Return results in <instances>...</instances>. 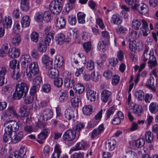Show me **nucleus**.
Returning a JSON list of instances; mask_svg holds the SVG:
<instances>
[{
	"label": "nucleus",
	"mask_w": 158,
	"mask_h": 158,
	"mask_svg": "<svg viewBox=\"0 0 158 158\" xmlns=\"http://www.w3.org/2000/svg\"><path fill=\"white\" fill-rule=\"evenodd\" d=\"M29 90L27 84L25 83L17 84L15 86V91L13 95L14 99L20 100L23 97L25 96Z\"/></svg>",
	"instance_id": "f257e3e1"
},
{
	"label": "nucleus",
	"mask_w": 158,
	"mask_h": 158,
	"mask_svg": "<svg viewBox=\"0 0 158 158\" xmlns=\"http://www.w3.org/2000/svg\"><path fill=\"white\" fill-rule=\"evenodd\" d=\"M26 68L27 76L29 81H31L34 77L38 74L39 73V69L38 63L37 62H33L31 63Z\"/></svg>",
	"instance_id": "f03ea898"
},
{
	"label": "nucleus",
	"mask_w": 158,
	"mask_h": 158,
	"mask_svg": "<svg viewBox=\"0 0 158 158\" xmlns=\"http://www.w3.org/2000/svg\"><path fill=\"white\" fill-rule=\"evenodd\" d=\"M20 123V121L18 122L13 120L6 121L4 124V126L5 127L4 131L11 133L12 132H15L19 130Z\"/></svg>",
	"instance_id": "7ed1b4c3"
},
{
	"label": "nucleus",
	"mask_w": 158,
	"mask_h": 158,
	"mask_svg": "<svg viewBox=\"0 0 158 158\" xmlns=\"http://www.w3.org/2000/svg\"><path fill=\"white\" fill-rule=\"evenodd\" d=\"M63 0H54L49 4V9L55 14H58L62 10Z\"/></svg>",
	"instance_id": "20e7f679"
},
{
	"label": "nucleus",
	"mask_w": 158,
	"mask_h": 158,
	"mask_svg": "<svg viewBox=\"0 0 158 158\" xmlns=\"http://www.w3.org/2000/svg\"><path fill=\"white\" fill-rule=\"evenodd\" d=\"M76 132L73 130L69 129L66 131L63 135L64 140L70 141L73 140L75 138Z\"/></svg>",
	"instance_id": "39448f33"
},
{
	"label": "nucleus",
	"mask_w": 158,
	"mask_h": 158,
	"mask_svg": "<svg viewBox=\"0 0 158 158\" xmlns=\"http://www.w3.org/2000/svg\"><path fill=\"white\" fill-rule=\"evenodd\" d=\"M49 27H47L45 30L46 36L44 39V44L48 45L52 44L53 39V34L50 32Z\"/></svg>",
	"instance_id": "423d86ee"
},
{
	"label": "nucleus",
	"mask_w": 158,
	"mask_h": 158,
	"mask_svg": "<svg viewBox=\"0 0 158 158\" xmlns=\"http://www.w3.org/2000/svg\"><path fill=\"white\" fill-rule=\"evenodd\" d=\"M149 55V68L152 69V68L156 67L158 64L153 50L150 51Z\"/></svg>",
	"instance_id": "0eeeda50"
},
{
	"label": "nucleus",
	"mask_w": 158,
	"mask_h": 158,
	"mask_svg": "<svg viewBox=\"0 0 158 158\" xmlns=\"http://www.w3.org/2000/svg\"><path fill=\"white\" fill-rule=\"evenodd\" d=\"M77 58L79 59L81 58V57L80 54H78L77 55ZM82 59L81 60V61L83 63V64L81 65L80 66L78 67H77V71L75 73V75L77 77H78L81 74L83 73L84 71L83 67L86 63V57L85 56H82Z\"/></svg>",
	"instance_id": "6e6552de"
},
{
	"label": "nucleus",
	"mask_w": 158,
	"mask_h": 158,
	"mask_svg": "<svg viewBox=\"0 0 158 158\" xmlns=\"http://www.w3.org/2000/svg\"><path fill=\"white\" fill-rule=\"evenodd\" d=\"M31 60L29 55H22L20 58L22 67L24 69L26 68L31 63Z\"/></svg>",
	"instance_id": "1a4fd4ad"
},
{
	"label": "nucleus",
	"mask_w": 158,
	"mask_h": 158,
	"mask_svg": "<svg viewBox=\"0 0 158 158\" xmlns=\"http://www.w3.org/2000/svg\"><path fill=\"white\" fill-rule=\"evenodd\" d=\"M68 90L64 89L60 90L58 93L59 102L61 103H64L66 102L68 98Z\"/></svg>",
	"instance_id": "9d476101"
},
{
	"label": "nucleus",
	"mask_w": 158,
	"mask_h": 158,
	"mask_svg": "<svg viewBox=\"0 0 158 158\" xmlns=\"http://www.w3.org/2000/svg\"><path fill=\"white\" fill-rule=\"evenodd\" d=\"M156 69H154L151 72L150 74V78L149 80V89H151L153 92H155L156 90L154 83V79L153 78V76H156Z\"/></svg>",
	"instance_id": "9b49d317"
},
{
	"label": "nucleus",
	"mask_w": 158,
	"mask_h": 158,
	"mask_svg": "<svg viewBox=\"0 0 158 158\" xmlns=\"http://www.w3.org/2000/svg\"><path fill=\"white\" fill-rule=\"evenodd\" d=\"M41 60L44 66L46 69L50 68L53 65L52 60L47 55H44L42 57Z\"/></svg>",
	"instance_id": "f8f14e48"
},
{
	"label": "nucleus",
	"mask_w": 158,
	"mask_h": 158,
	"mask_svg": "<svg viewBox=\"0 0 158 158\" xmlns=\"http://www.w3.org/2000/svg\"><path fill=\"white\" fill-rule=\"evenodd\" d=\"M75 81L73 79H71L70 75H67L65 76L64 80V85L67 88H71L75 86Z\"/></svg>",
	"instance_id": "ddd939ff"
},
{
	"label": "nucleus",
	"mask_w": 158,
	"mask_h": 158,
	"mask_svg": "<svg viewBox=\"0 0 158 158\" xmlns=\"http://www.w3.org/2000/svg\"><path fill=\"white\" fill-rule=\"evenodd\" d=\"M142 5L140 6V4L137 3H135L133 6V8L138 10L139 12L142 14H145L148 11V8L147 5L142 3Z\"/></svg>",
	"instance_id": "4468645a"
},
{
	"label": "nucleus",
	"mask_w": 158,
	"mask_h": 158,
	"mask_svg": "<svg viewBox=\"0 0 158 158\" xmlns=\"http://www.w3.org/2000/svg\"><path fill=\"white\" fill-rule=\"evenodd\" d=\"M104 130V125L101 124L97 128L94 129L92 131L91 135V138L94 139L98 137L99 135L103 132Z\"/></svg>",
	"instance_id": "2eb2a0df"
},
{
	"label": "nucleus",
	"mask_w": 158,
	"mask_h": 158,
	"mask_svg": "<svg viewBox=\"0 0 158 158\" xmlns=\"http://www.w3.org/2000/svg\"><path fill=\"white\" fill-rule=\"evenodd\" d=\"M8 54L9 56L11 58H17L20 55V51L16 47L10 48L8 49Z\"/></svg>",
	"instance_id": "dca6fc26"
},
{
	"label": "nucleus",
	"mask_w": 158,
	"mask_h": 158,
	"mask_svg": "<svg viewBox=\"0 0 158 158\" xmlns=\"http://www.w3.org/2000/svg\"><path fill=\"white\" fill-rule=\"evenodd\" d=\"M64 116L67 120H71L73 122L74 121L75 114L74 111L73 110L70 109H66L64 112Z\"/></svg>",
	"instance_id": "f3484780"
},
{
	"label": "nucleus",
	"mask_w": 158,
	"mask_h": 158,
	"mask_svg": "<svg viewBox=\"0 0 158 158\" xmlns=\"http://www.w3.org/2000/svg\"><path fill=\"white\" fill-rule=\"evenodd\" d=\"M111 92L107 90L104 89L102 90L101 93V99L105 103L107 102L111 96Z\"/></svg>",
	"instance_id": "a211bd4d"
},
{
	"label": "nucleus",
	"mask_w": 158,
	"mask_h": 158,
	"mask_svg": "<svg viewBox=\"0 0 158 158\" xmlns=\"http://www.w3.org/2000/svg\"><path fill=\"white\" fill-rule=\"evenodd\" d=\"M86 95L87 99L92 102L95 101L97 94L96 91L91 89H88L86 93Z\"/></svg>",
	"instance_id": "6ab92c4d"
},
{
	"label": "nucleus",
	"mask_w": 158,
	"mask_h": 158,
	"mask_svg": "<svg viewBox=\"0 0 158 158\" xmlns=\"http://www.w3.org/2000/svg\"><path fill=\"white\" fill-rule=\"evenodd\" d=\"M53 112L51 109L45 110L43 111L42 116V119L46 121L48 120L53 117Z\"/></svg>",
	"instance_id": "aec40b11"
},
{
	"label": "nucleus",
	"mask_w": 158,
	"mask_h": 158,
	"mask_svg": "<svg viewBox=\"0 0 158 158\" xmlns=\"http://www.w3.org/2000/svg\"><path fill=\"white\" fill-rule=\"evenodd\" d=\"M65 20L64 18L60 17L56 19V26L58 29H61L64 28L65 25Z\"/></svg>",
	"instance_id": "412c9836"
},
{
	"label": "nucleus",
	"mask_w": 158,
	"mask_h": 158,
	"mask_svg": "<svg viewBox=\"0 0 158 158\" xmlns=\"http://www.w3.org/2000/svg\"><path fill=\"white\" fill-rule=\"evenodd\" d=\"M62 153L60 146L59 144H56L54 148V151L51 156V158H59Z\"/></svg>",
	"instance_id": "4be33fe9"
},
{
	"label": "nucleus",
	"mask_w": 158,
	"mask_h": 158,
	"mask_svg": "<svg viewBox=\"0 0 158 158\" xmlns=\"http://www.w3.org/2000/svg\"><path fill=\"white\" fill-rule=\"evenodd\" d=\"M116 144V141L114 139L109 140L106 143V149L108 151H113L114 149Z\"/></svg>",
	"instance_id": "5701e85b"
},
{
	"label": "nucleus",
	"mask_w": 158,
	"mask_h": 158,
	"mask_svg": "<svg viewBox=\"0 0 158 158\" xmlns=\"http://www.w3.org/2000/svg\"><path fill=\"white\" fill-rule=\"evenodd\" d=\"M110 22L113 24L119 25L122 23V20L121 17L118 15L115 14L112 15Z\"/></svg>",
	"instance_id": "b1692460"
},
{
	"label": "nucleus",
	"mask_w": 158,
	"mask_h": 158,
	"mask_svg": "<svg viewBox=\"0 0 158 158\" xmlns=\"http://www.w3.org/2000/svg\"><path fill=\"white\" fill-rule=\"evenodd\" d=\"M31 20L30 17L28 15L23 16L21 21V27H27L30 24Z\"/></svg>",
	"instance_id": "393cba45"
},
{
	"label": "nucleus",
	"mask_w": 158,
	"mask_h": 158,
	"mask_svg": "<svg viewBox=\"0 0 158 158\" xmlns=\"http://www.w3.org/2000/svg\"><path fill=\"white\" fill-rule=\"evenodd\" d=\"M132 109L134 114L138 116H140L142 114L143 110L142 106L139 104H135Z\"/></svg>",
	"instance_id": "a878e982"
},
{
	"label": "nucleus",
	"mask_w": 158,
	"mask_h": 158,
	"mask_svg": "<svg viewBox=\"0 0 158 158\" xmlns=\"http://www.w3.org/2000/svg\"><path fill=\"white\" fill-rule=\"evenodd\" d=\"M48 70V75L51 78L54 79L58 76V71L56 68H53V65L50 68H47Z\"/></svg>",
	"instance_id": "bb28decb"
},
{
	"label": "nucleus",
	"mask_w": 158,
	"mask_h": 158,
	"mask_svg": "<svg viewBox=\"0 0 158 158\" xmlns=\"http://www.w3.org/2000/svg\"><path fill=\"white\" fill-rule=\"evenodd\" d=\"M55 64L56 65L57 67L59 68L61 67L64 63V58L63 56L60 55H57L55 57Z\"/></svg>",
	"instance_id": "cd10ccee"
},
{
	"label": "nucleus",
	"mask_w": 158,
	"mask_h": 158,
	"mask_svg": "<svg viewBox=\"0 0 158 158\" xmlns=\"http://www.w3.org/2000/svg\"><path fill=\"white\" fill-rule=\"evenodd\" d=\"M55 40L57 44L61 45L65 41V36L62 33L58 34L55 36Z\"/></svg>",
	"instance_id": "c85d7f7f"
},
{
	"label": "nucleus",
	"mask_w": 158,
	"mask_h": 158,
	"mask_svg": "<svg viewBox=\"0 0 158 158\" xmlns=\"http://www.w3.org/2000/svg\"><path fill=\"white\" fill-rule=\"evenodd\" d=\"M75 93L77 94H81L85 90V87L83 84L78 83L73 88Z\"/></svg>",
	"instance_id": "c756f323"
},
{
	"label": "nucleus",
	"mask_w": 158,
	"mask_h": 158,
	"mask_svg": "<svg viewBox=\"0 0 158 158\" xmlns=\"http://www.w3.org/2000/svg\"><path fill=\"white\" fill-rule=\"evenodd\" d=\"M23 133L22 131H19L18 132L15 133L13 139V143H16L20 141L23 137Z\"/></svg>",
	"instance_id": "7c9ffc66"
},
{
	"label": "nucleus",
	"mask_w": 158,
	"mask_h": 158,
	"mask_svg": "<svg viewBox=\"0 0 158 158\" xmlns=\"http://www.w3.org/2000/svg\"><path fill=\"white\" fill-rule=\"evenodd\" d=\"M110 36L106 31L102 32V40L104 44H108L109 43Z\"/></svg>",
	"instance_id": "2f4dec72"
},
{
	"label": "nucleus",
	"mask_w": 158,
	"mask_h": 158,
	"mask_svg": "<svg viewBox=\"0 0 158 158\" xmlns=\"http://www.w3.org/2000/svg\"><path fill=\"white\" fill-rule=\"evenodd\" d=\"M3 25L4 28L7 29L11 27L12 23L11 17L9 16L5 17L3 22Z\"/></svg>",
	"instance_id": "473e14b6"
},
{
	"label": "nucleus",
	"mask_w": 158,
	"mask_h": 158,
	"mask_svg": "<svg viewBox=\"0 0 158 158\" xmlns=\"http://www.w3.org/2000/svg\"><path fill=\"white\" fill-rule=\"evenodd\" d=\"M12 133L5 131V133L3 136V140L5 142L10 143L13 142V138L11 137Z\"/></svg>",
	"instance_id": "72a5a7b5"
},
{
	"label": "nucleus",
	"mask_w": 158,
	"mask_h": 158,
	"mask_svg": "<svg viewBox=\"0 0 158 158\" xmlns=\"http://www.w3.org/2000/svg\"><path fill=\"white\" fill-rule=\"evenodd\" d=\"M85 14L83 12H79L77 13V20L79 23L83 24L85 23Z\"/></svg>",
	"instance_id": "f704fd0d"
},
{
	"label": "nucleus",
	"mask_w": 158,
	"mask_h": 158,
	"mask_svg": "<svg viewBox=\"0 0 158 158\" xmlns=\"http://www.w3.org/2000/svg\"><path fill=\"white\" fill-rule=\"evenodd\" d=\"M33 81V85L40 87L41 84L42 83V80L40 75H38L34 77Z\"/></svg>",
	"instance_id": "c9c22d12"
},
{
	"label": "nucleus",
	"mask_w": 158,
	"mask_h": 158,
	"mask_svg": "<svg viewBox=\"0 0 158 158\" xmlns=\"http://www.w3.org/2000/svg\"><path fill=\"white\" fill-rule=\"evenodd\" d=\"M9 66L10 68L13 70H15L16 67L17 69H18L19 68V62L16 60H13L10 61Z\"/></svg>",
	"instance_id": "e433bc0d"
},
{
	"label": "nucleus",
	"mask_w": 158,
	"mask_h": 158,
	"mask_svg": "<svg viewBox=\"0 0 158 158\" xmlns=\"http://www.w3.org/2000/svg\"><path fill=\"white\" fill-rule=\"evenodd\" d=\"M142 27L141 28L143 32V34L144 36H147L148 35L147 31H148V28L147 26H148V23L147 21L144 19H143L142 21Z\"/></svg>",
	"instance_id": "4c0bfd02"
},
{
	"label": "nucleus",
	"mask_w": 158,
	"mask_h": 158,
	"mask_svg": "<svg viewBox=\"0 0 158 158\" xmlns=\"http://www.w3.org/2000/svg\"><path fill=\"white\" fill-rule=\"evenodd\" d=\"M85 127V125L83 123L78 122L75 125L73 130L75 131L76 133L77 132L79 133L82 129L84 128Z\"/></svg>",
	"instance_id": "58836bf2"
},
{
	"label": "nucleus",
	"mask_w": 158,
	"mask_h": 158,
	"mask_svg": "<svg viewBox=\"0 0 158 158\" xmlns=\"http://www.w3.org/2000/svg\"><path fill=\"white\" fill-rule=\"evenodd\" d=\"M153 139L154 136L153 134L151 131H149V148L150 150H154Z\"/></svg>",
	"instance_id": "ea45409f"
},
{
	"label": "nucleus",
	"mask_w": 158,
	"mask_h": 158,
	"mask_svg": "<svg viewBox=\"0 0 158 158\" xmlns=\"http://www.w3.org/2000/svg\"><path fill=\"white\" fill-rule=\"evenodd\" d=\"M93 109L91 106L89 105L84 106L82 108V111L84 114L88 115L90 114L92 112Z\"/></svg>",
	"instance_id": "a19ab883"
},
{
	"label": "nucleus",
	"mask_w": 158,
	"mask_h": 158,
	"mask_svg": "<svg viewBox=\"0 0 158 158\" xmlns=\"http://www.w3.org/2000/svg\"><path fill=\"white\" fill-rule=\"evenodd\" d=\"M141 24V22L137 19H134L132 22L131 27L135 30H138Z\"/></svg>",
	"instance_id": "79ce46f5"
},
{
	"label": "nucleus",
	"mask_w": 158,
	"mask_h": 158,
	"mask_svg": "<svg viewBox=\"0 0 158 158\" xmlns=\"http://www.w3.org/2000/svg\"><path fill=\"white\" fill-rule=\"evenodd\" d=\"M150 111L152 113L158 112V105L156 103L152 102L151 103L149 107Z\"/></svg>",
	"instance_id": "37998d69"
},
{
	"label": "nucleus",
	"mask_w": 158,
	"mask_h": 158,
	"mask_svg": "<svg viewBox=\"0 0 158 158\" xmlns=\"http://www.w3.org/2000/svg\"><path fill=\"white\" fill-rule=\"evenodd\" d=\"M13 31L16 34H18L22 31L21 27L19 22L14 23L13 27Z\"/></svg>",
	"instance_id": "c03bdc74"
},
{
	"label": "nucleus",
	"mask_w": 158,
	"mask_h": 158,
	"mask_svg": "<svg viewBox=\"0 0 158 158\" xmlns=\"http://www.w3.org/2000/svg\"><path fill=\"white\" fill-rule=\"evenodd\" d=\"M103 111H105V109H103V110L101 109L95 116H94V118H95L94 122H95V123H94V125H96V124H98V123L100 121V119L102 117V112H103Z\"/></svg>",
	"instance_id": "a18cd8bd"
},
{
	"label": "nucleus",
	"mask_w": 158,
	"mask_h": 158,
	"mask_svg": "<svg viewBox=\"0 0 158 158\" xmlns=\"http://www.w3.org/2000/svg\"><path fill=\"white\" fill-rule=\"evenodd\" d=\"M85 148L84 145L80 143H77L71 149L70 151H75L79 150H81L84 149ZM69 154H71L70 151L69 152Z\"/></svg>",
	"instance_id": "49530a36"
},
{
	"label": "nucleus",
	"mask_w": 158,
	"mask_h": 158,
	"mask_svg": "<svg viewBox=\"0 0 158 158\" xmlns=\"http://www.w3.org/2000/svg\"><path fill=\"white\" fill-rule=\"evenodd\" d=\"M37 48L38 51L42 53L45 52L47 50L46 45L43 42L40 43L37 45Z\"/></svg>",
	"instance_id": "de8ad7c7"
},
{
	"label": "nucleus",
	"mask_w": 158,
	"mask_h": 158,
	"mask_svg": "<svg viewBox=\"0 0 158 158\" xmlns=\"http://www.w3.org/2000/svg\"><path fill=\"white\" fill-rule=\"evenodd\" d=\"M42 12H37L35 13L34 16L35 20L38 23L42 22L44 20Z\"/></svg>",
	"instance_id": "09e8293b"
},
{
	"label": "nucleus",
	"mask_w": 158,
	"mask_h": 158,
	"mask_svg": "<svg viewBox=\"0 0 158 158\" xmlns=\"http://www.w3.org/2000/svg\"><path fill=\"white\" fill-rule=\"evenodd\" d=\"M39 34L36 31H33L30 35L31 40V41L37 43L39 40Z\"/></svg>",
	"instance_id": "8fccbe9b"
},
{
	"label": "nucleus",
	"mask_w": 158,
	"mask_h": 158,
	"mask_svg": "<svg viewBox=\"0 0 158 158\" xmlns=\"http://www.w3.org/2000/svg\"><path fill=\"white\" fill-rule=\"evenodd\" d=\"M145 141L143 139L140 138L134 141L133 143L136 147L140 148L142 147L144 144Z\"/></svg>",
	"instance_id": "3c124183"
},
{
	"label": "nucleus",
	"mask_w": 158,
	"mask_h": 158,
	"mask_svg": "<svg viewBox=\"0 0 158 158\" xmlns=\"http://www.w3.org/2000/svg\"><path fill=\"white\" fill-rule=\"evenodd\" d=\"M49 134V132L47 130L44 129L38 135V138L41 140H44L47 137Z\"/></svg>",
	"instance_id": "603ef678"
},
{
	"label": "nucleus",
	"mask_w": 158,
	"mask_h": 158,
	"mask_svg": "<svg viewBox=\"0 0 158 158\" xmlns=\"http://www.w3.org/2000/svg\"><path fill=\"white\" fill-rule=\"evenodd\" d=\"M53 83L54 85L57 88L61 87L63 85V80L62 78H55Z\"/></svg>",
	"instance_id": "864d4df0"
},
{
	"label": "nucleus",
	"mask_w": 158,
	"mask_h": 158,
	"mask_svg": "<svg viewBox=\"0 0 158 158\" xmlns=\"http://www.w3.org/2000/svg\"><path fill=\"white\" fill-rule=\"evenodd\" d=\"M12 88L9 86L7 85L2 88V93L5 95H7L11 92Z\"/></svg>",
	"instance_id": "5fc2aeb1"
},
{
	"label": "nucleus",
	"mask_w": 158,
	"mask_h": 158,
	"mask_svg": "<svg viewBox=\"0 0 158 158\" xmlns=\"http://www.w3.org/2000/svg\"><path fill=\"white\" fill-rule=\"evenodd\" d=\"M80 102V100L79 98L78 97L72 98L70 100L71 105L75 107L78 106L79 103Z\"/></svg>",
	"instance_id": "6e6d98bb"
},
{
	"label": "nucleus",
	"mask_w": 158,
	"mask_h": 158,
	"mask_svg": "<svg viewBox=\"0 0 158 158\" xmlns=\"http://www.w3.org/2000/svg\"><path fill=\"white\" fill-rule=\"evenodd\" d=\"M11 77L14 80H17L20 77L21 75L19 71L13 70L11 73Z\"/></svg>",
	"instance_id": "4d7b16f0"
},
{
	"label": "nucleus",
	"mask_w": 158,
	"mask_h": 158,
	"mask_svg": "<svg viewBox=\"0 0 158 158\" xmlns=\"http://www.w3.org/2000/svg\"><path fill=\"white\" fill-rule=\"evenodd\" d=\"M51 89V85L48 83L45 84L43 85L41 87V91L45 93H49Z\"/></svg>",
	"instance_id": "13d9d810"
},
{
	"label": "nucleus",
	"mask_w": 158,
	"mask_h": 158,
	"mask_svg": "<svg viewBox=\"0 0 158 158\" xmlns=\"http://www.w3.org/2000/svg\"><path fill=\"white\" fill-rule=\"evenodd\" d=\"M116 32L118 34H125L127 31V30L125 27L121 26L115 29Z\"/></svg>",
	"instance_id": "bf43d9fd"
},
{
	"label": "nucleus",
	"mask_w": 158,
	"mask_h": 158,
	"mask_svg": "<svg viewBox=\"0 0 158 158\" xmlns=\"http://www.w3.org/2000/svg\"><path fill=\"white\" fill-rule=\"evenodd\" d=\"M86 67L87 69L89 71H92L95 68L94 62L92 60H88L86 63Z\"/></svg>",
	"instance_id": "052dcab7"
},
{
	"label": "nucleus",
	"mask_w": 158,
	"mask_h": 158,
	"mask_svg": "<svg viewBox=\"0 0 158 158\" xmlns=\"http://www.w3.org/2000/svg\"><path fill=\"white\" fill-rule=\"evenodd\" d=\"M21 41L20 36L18 35L15 36L11 40L12 43L15 46H18Z\"/></svg>",
	"instance_id": "680f3d73"
},
{
	"label": "nucleus",
	"mask_w": 158,
	"mask_h": 158,
	"mask_svg": "<svg viewBox=\"0 0 158 158\" xmlns=\"http://www.w3.org/2000/svg\"><path fill=\"white\" fill-rule=\"evenodd\" d=\"M72 62V66L75 68V67L77 68V67H78L80 66L81 65L83 64L82 62L78 61V59H77V57H75L73 58Z\"/></svg>",
	"instance_id": "e2e57ef3"
},
{
	"label": "nucleus",
	"mask_w": 158,
	"mask_h": 158,
	"mask_svg": "<svg viewBox=\"0 0 158 158\" xmlns=\"http://www.w3.org/2000/svg\"><path fill=\"white\" fill-rule=\"evenodd\" d=\"M27 106L26 105H23L20 108L19 113L21 117H25L26 116V113L27 112Z\"/></svg>",
	"instance_id": "0e129e2a"
},
{
	"label": "nucleus",
	"mask_w": 158,
	"mask_h": 158,
	"mask_svg": "<svg viewBox=\"0 0 158 158\" xmlns=\"http://www.w3.org/2000/svg\"><path fill=\"white\" fill-rule=\"evenodd\" d=\"M144 93L142 90H139L136 91L135 93V96L139 100H142L144 97Z\"/></svg>",
	"instance_id": "69168bd1"
},
{
	"label": "nucleus",
	"mask_w": 158,
	"mask_h": 158,
	"mask_svg": "<svg viewBox=\"0 0 158 158\" xmlns=\"http://www.w3.org/2000/svg\"><path fill=\"white\" fill-rule=\"evenodd\" d=\"M114 106H113L109 108L108 109L106 110V118L108 119L110 118V116L113 114L115 111Z\"/></svg>",
	"instance_id": "338daca9"
},
{
	"label": "nucleus",
	"mask_w": 158,
	"mask_h": 158,
	"mask_svg": "<svg viewBox=\"0 0 158 158\" xmlns=\"http://www.w3.org/2000/svg\"><path fill=\"white\" fill-rule=\"evenodd\" d=\"M27 150V147L25 146H22L19 151V155L20 157H24Z\"/></svg>",
	"instance_id": "774afa93"
}]
</instances>
